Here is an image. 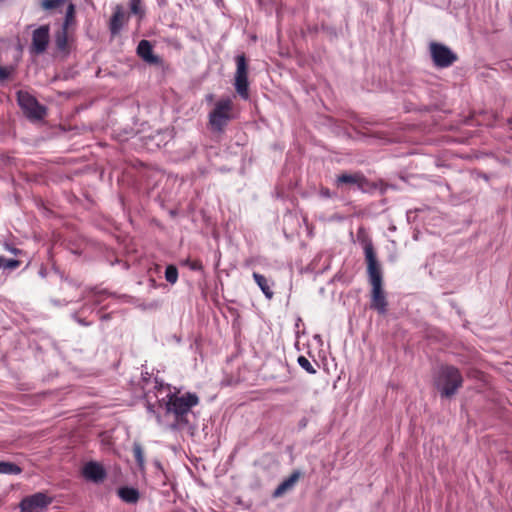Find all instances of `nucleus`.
<instances>
[{
	"label": "nucleus",
	"instance_id": "nucleus-1",
	"mask_svg": "<svg viewBox=\"0 0 512 512\" xmlns=\"http://www.w3.org/2000/svg\"><path fill=\"white\" fill-rule=\"evenodd\" d=\"M200 399L196 393L186 392L184 394L169 393L165 400L166 414H171L174 421L169 425L172 431L192 429L194 425L191 417H194L192 408L197 406Z\"/></svg>",
	"mask_w": 512,
	"mask_h": 512
},
{
	"label": "nucleus",
	"instance_id": "nucleus-2",
	"mask_svg": "<svg viewBox=\"0 0 512 512\" xmlns=\"http://www.w3.org/2000/svg\"><path fill=\"white\" fill-rule=\"evenodd\" d=\"M434 387L441 398H451L463 385L460 370L453 365H441L433 376Z\"/></svg>",
	"mask_w": 512,
	"mask_h": 512
},
{
	"label": "nucleus",
	"instance_id": "nucleus-3",
	"mask_svg": "<svg viewBox=\"0 0 512 512\" xmlns=\"http://www.w3.org/2000/svg\"><path fill=\"white\" fill-rule=\"evenodd\" d=\"M367 275L371 285L370 308L377 311L380 315H385L388 311V301L383 289L381 266L371 265V268H367Z\"/></svg>",
	"mask_w": 512,
	"mask_h": 512
},
{
	"label": "nucleus",
	"instance_id": "nucleus-4",
	"mask_svg": "<svg viewBox=\"0 0 512 512\" xmlns=\"http://www.w3.org/2000/svg\"><path fill=\"white\" fill-rule=\"evenodd\" d=\"M174 130H155V136L169 135L172 139L170 142L171 152L175 161H184L189 159L197 148V143H193L184 133L177 134ZM169 142L165 143L168 145Z\"/></svg>",
	"mask_w": 512,
	"mask_h": 512
},
{
	"label": "nucleus",
	"instance_id": "nucleus-5",
	"mask_svg": "<svg viewBox=\"0 0 512 512\" xmlns=\"http://www.w3.org/2000/svg\"><path fill=\"white\" fill-rule=\"evenodd\" d=\"M334 185L337 189L342 191L357 189L367 193L377 189V184L370 182L361 172H342L335 177Z\"/></svg>",
	"mask_w": 512,
	"mask_h": 512
},
{
	"label": "nucleus",
	"instance_id": "nucleus-6",
	"mask_svg": "<svg viewBox=\"0 0 512 512\" xmlns=\"http://www.w3.org/2000/svg\"><path fill=\"white\" fill-rule=\"evenodd\" d=\"M236 72L234 77V87L237 94L243 99H249L248 82V61L245 54L237 55L235 58Z\"/></svg>",
	"mask_w": 512,
	"mask_h": 512
},
{
	"label": "nucleus",
	"instance_id": "nucleus-7",
	"mask_svg": "<svg viewBox=\"0 0 512 512\" xmlns=\"http://www.w3.org/2000/svg\"><path fill=\"white\" fill-rule=\"evenodd\" d=\"M17 102L25 116L31 120H40L45 116V107L27 91L17 92Z\"/></svg>",
	"mask_w": 512,
	"mask_h": 512
},
{
	"label": "nucleus",
	"instance_id": "nucleus-8",
	"mask_svg": "<svg viewBox=\"0 0 512 512\" xmlns=\"http://www.w3.org/2000/svg\"><path fill=\"white\" fill-rule=\"evenodd\" d=\"M233 117V102L230 98L220 99L209 114L213 128H222Z\"/></svg>",
	"mask_w": 512,
	"mask_h": 512
},
{
	"label": "nucleus",
	"instance_id": "nucleus-9",
	"mask_svg": "<svg viewBox=\"0 0 512 512\" xmlns=\"http://www.w3.org/2000/svg\"><path fill=\"white\" fill-rule=\"evenodd\" d=\"M429 48L431 58L436 67H449L458 59L457 55L449 47L441 43L432 42Z\"/></svg>",
	"mask_w": 512,
	"mask_h": 512
},
{
	"label": "nucleus",
	"instance_id": "nucleus-10",
	"mask_svg": "<svg viewBox=\"0 0 512 512\" xmlns=\"http://www.w3.org/2000/svg\"><path fill=\"white\" fill-rule=\"evenodd\" d=\"M51 502L52 498L46 493L37 492L24 497L19 504V508L21 512H41L47 508Z\"/></svg>",
	"mask_w": 512,
	"mask_h": 512
},
{
	"label": "nucleus",
	"instance_id": "nucleus-11",
	"mask_svg": "<svg viewBox=\"0 0 512 512\" xmlns=\"http://www.w3.org/2000/svg\"><path fill=\"white\" fill-rule=\"evenodd\" d=\"M357 239L359 243L363 246L367 268H371V265L376 267L380 266L377 260V255L373 246V242L371 238L366 234L364 228H359L357 232Z\"/></svg>",
	"mask_w": 512,
	"mask_h": 512
},
{
	"label": "nucleus",
	"instance_id": "nucleus-12",
	"mask_svg": "<svg viewBox=\"0 0 512 512\" xmlns=\"http://www.w3.org/2000/svg\"><path fill=\"white\" fill-rule=\"evenodd\" d=\"M49 43V27L44 25L35 29L32 34V43L30 50L39 55L45 52Z\"/></svg>",
	"mask_w": 512,
	"mask_h": 512
},
{
	"label": "nucleus",
	"instance_id": "nucleus-13",
	"mask_svg": "<svg viewBox=\"0 0 512 512\" xmlns=\"http://www.w3.org/2000/svg\"><path fill=\"white\" fill-rule=\"evenodd\" d=\"M137 54L149 64H160L161 58L153 53V47L148 40H141L137 46Z\"/></svg>",
	"mask_w": 512,
	"mask_h": 512
},
{
	"label": "nucleus",
	"instance_id": "nucleus-14",
	"mask_svg": "<svg viewBox=\"0 0 512 512\" xmlns=\"http://www.w3.org/2000/svg\"><path fill=\"white\" fill-rule=\"evenodd\" d=\"M117 495L126 504H136L140 499L139 490L130 486H122L118 488Z\"/></svg>",
	"mask_w": 512,
	"mask_h": 512
},
{
	"label": "nucleus",
	"instance_id": "nucleus-15",
	"mask_svg": "<svg viewBox=\"0 0 512 512\" xmlns=\"http://www.w3.org/2000/svg\"><path fill=\"white\" fill-rule=\"evenodd\" d=\"M301 476V472L299 470H295L291 473V475L281 482L278 487L273 492V497L277 498L282 496L287 490L291 489L294 484L298 481Z\"/></svg>",
	"mask_w": 512,
	"mask_h": 512
},
{
	"label": "nucleus",
	"instance_id": "nucleus-16",
	"mask_svg": "<svg viewBox=\"0 0 512 512\" xmlns=\"http://www.w3.org/2000/svg\"><path fill=\"white\" fill-rule=\"evenodd\" d=\"M252 276L265 297L271 300L274 296V292L271 289L270 280L258 272H253Z\"/></svg>",
	"mask_w": 512,
	"mask_h": 512
},
{
	"label": "nucleus",
	"instance_id": "nucleus-17",
	"mask_svg": "<svg viewBox=\"0 0 512 512\" xmlns=\"http://www.w3.org/2000/svg\"><path fill=\"white\" fill-rule=\"evenodd\" d=\"M124 21H125V13L118 6L116 8L115 12L113 13V16L110 21V30H111L112 34L115 35L121 30V28L124 24Z\"/></svg>",
	"mask_w": 512,
	"mask_h": 512
},
{
	"label": "nucleus",
	"instance_id": "nucleus-18",
	"mask_svg": "<svg viewBox=\"0 0 512 512\" xmlns=\"http://www.w3.org/2000/svg\"><path fill=\"white\" fill-rule=\"evenodd\" d=\"M348 137L355 140H362L364 142H370L372 139H382L379 131H375L373 134H367L363 130H352V133H348Z\"/></svg>",
	"mask_w": 512,
	"mask_h": 512
},
{
	"label": "nucleus",
	"instance_id": "nucleus-19",
	"mask_svg": "<svg viewBox=\"0 0 512 512\" xmlns=\"http://www.w3.org/2000/svg\"><path fill=\"white\" fill-rule=\"evenodd\" d=\"M133 455L138 468L143 471L145 468L144 451L139 442H134L132 446Z\"/></svg>",
	"mask_w": 512,
	"mask_h": 512
},
{
	"label": "nucleus",
	"instance_id": "nucleus-20",
	"mask_svg": "<svg viewBox=\"0 0 512 512\" xmlns=\"http://www.w3.org/2000/svg\"><path fill=\"white\" fill-rule=\"evenodd\" d=\"M22 472V469L11 462L0 461V474L7 475H18Z\"/></svg>",
	"mask_w": 512,
	"mask_h": 512
},
{
	"label": "nucleus",
	"instance_id": "nucleus-21",
	"mask_svg": "<svg viewBox=\"0 0 512 512\" xmlns=\"http://www.w3.org/2000/svg\"><path fill=\"white\" fill-rule=\"evenodd\" d=\"M82 476L91 482L96 483V461H90L82 469Z\"/></svg>",
	"mask_w": 512,
	"mask_h": 512
},
{
	"label": "nucleus",
	"instance_id": "nucleus-22",
	"mask_svg": "<svg viewBox=\"0 0 512 512\" xmlns=\"http://www.w3.org/2000/svg\"><path fill=\"white\" fill-rule=\"evenodd\" d=\"M165 279L170 284H175L178 280V269L175 265H168L165 270Z\"/></svg>",
	"mask_w": 512,
	"mask_h": 512
},
{
	"label": "nucleus",
	"instance_id": "nucleus-23",
	"mask_svg": "<svg viewBox=\"0 0 512 512\" xmlns=\"http://www.w3.org/2000/svg\"><path fill=\"white\" fill-rule=\"evenodd\" d=\"M20 265V261L16 259H8L4 256H0V269L14 270Z\"/></svg>",
	"mask_w": 512,
	"mask_h": 512
},
{
	"label": "nucleus",
	"instance_id": "nucleus-24",
	"mask_svg": "<svg viewBox=\"0 0 512 512\" xmlns=\"http://www.w3.org/2000/svg\"><path fill=\"white\" fill-rule=\"evenodd\" d=\"M67 41L68 40H67L66 28H63V30L56 35L55 42H56L57 48L60 50H65L67 48Z\"/></svg>",
	"mask_w": 512,
	"mask_h": 512
},
{
	"label": "nucleus",
	"instance_id": "nucleus-25",
	"mask_svg": "<svg viewBox=\"0 0 512 512\" xmlns=\"http://www.w3.org/2000/svg\"><path fill=\"white\" fill-rule=\"evenodd\" d=\"M16 71L15 66H0V82H4L9 79Z\"/></svg>",
	"mask_w": 512,
	"mask_h": 512
},
{
	"label": "nucleus",
	"instance_id": "nucleus-26",
	"mask_svg": "<svg viewBox=\"0 0 512 512\" xmlns=\"http://www.w3.org/2000/svg\"><path fill=\"white\" fill-rule=\"evenodd\" d=\"M299 366L304 369L309 374H315L316 369L310 363V361L305 356H299L297 359Z\"/></svg>",
	"mask_w": 512,
	"mask_h": 512
},
{
	"label": "nucleus",
	"instance_id": "nucleus-27",
	"mask_svg": "<svg viewBox=\"0 0 512 512\" xmlns=\"http://www.w3.org/2000/svg\"><path fill=\"white\" fill-rule=\"evenodd\" d=\"M64 3V0H43L42 7L46 10L58 8Z\"/></svg>",
	"mask_w": 512,
	"mask_h": 512
},
{
	"label": "nucleus",
	"instance_id": "nucleus-28",
	"mask_svg": "<svg viewBox=\"0 0 512 512\" xmlns=\"http://www.w3.org/2000/svg\"><path fill=\"white\" fill-rule=\"evenodd\" d=\"M74 13H75L74 5L70 3L68 5L67 11H66L64 28L67 29V27L73 22Z\"/></svg>",
	"mask_w": 512,
	"mask_h": 512
},
{
	"label": "nucleus",
	"instance_id": "nucleus-29",
	"mask_svg": "<svg viewBox=\"0 0 512 512\" xmlns=\"http://www.w3.org/2000/svg\"><path fill=\"white\" fill-rule=\"evenodd\" d=\"M130 9L133 14L142 15L141 0H130Z\"/></svg>",
	"mask_w": 512,
	"mask_h": 512
},
{
	"label": "nucleus",
	"instance_id": "nucleus-30",
	"mask_svg": "<svg viewBox=\"0 0 512 512\" xmlns=\"http://www.w3.org/2000/svg\"><path fill=\"white\" fill-rule=\"evenodd\" d=\"M85 313V309H83L79 314H76L75 315V319L81 324V325H84V326H88V325H91L94 321V318L93 316L89 317V318H82L81 315H83Z\"/></svg>",
	"mask_w": 512,
	"mask_h": 512
},
{
	"label": "nucleus",
	"instance_id": "nucleus-31",
	"mask_svg": "<svg viewBox=\"0 0 512 512\" xmlns=\"http://www.w3.org/2000/svg\"><path fill=\"white\" fill-rule=\"evenodd\" d=\"M319 195L326 199L335 198L337 196L335 192H332L329 188L323 186L319 189Z\"/></svg>",
	"mask_w": 512,
	"mask_h": 512
},
{
	"label": "nucleus",
	"instance_id": "nucleus-32",
	"mask_svg": "<svg viewBox=\"0 0 512 512\" xmlns=\"http://www.w3.org/2000/svg\"><path fill=\"white\" fill-rule=\"evenodd\" d=\"M210 131V137L216 141L219 142L223 136L224 130H209Z\"/></svg>",
	"mask_w": 512,
	"mask_h": 512
},
{
	"label": "nucleus",
	"instance_id": "nucleus-33",
	"mask_svg": "<svg viewBox=\"0 0 512 512\" xmlns=\"http://www.w3.org/2000/svg\"><path fill=\"white\" fill-rule=\"evenodd\" d=\"M189 267L194 271H201L203 269V264L200 260H194L189 263Z\"/></svg>",
	"mask_w": 512,
	"mask_h": 512
},
{
	"label": "nucleus",
	"instance_id": "nucleus-34",
	"mask_svg": "<svg viewBox=\"0 0 512 512\" xmlns=\"http://www.w3.org/2000/svg\"><path fill=\"white\" fill-rule=\"evenodd\" d=\"M106 477V470L104 466L98 463V483L102 482Z\"/></svg>",
	"mask_w": 512,
	"mask_h": 512
},
{
	"label": "nucleus",
	"instance_id": "nucleus-35",
	"mask_svg": "<svg viewBox=\"0 0 512 512\" xmlns=\"http://www.w3.org/2000/svg\"><path fill=\"white\" fill-rule=\"evenodd\" d=\"M146 408H147V411L153 415H156L157 417V420L158 422L161 421V416L159 414H156V411H155V408H154V405L152 403H150L149 401L147 402L146 404Z\"/></svg>",
	"mask_w": 512,
	"mask_h": 512
},
{
	"label": "nucleus",
	"instance_id": "nucleus-36",
	"mask_svg": "<svg viewBox=\"0 0 512 512\" xmlns=\"http://www.w3.org/2000/svg\"><path fill=\"white\" fill-rule=\"evenodd\" d=\"M275 391L278 392V393L284 394V393H288L289 392V388H287V387H280V388H277Z\"/></svg>",
	"mask_w": 512,
	"mask_h": 512
},
{
	"label": "nucleus",
	"instance_id": "nucleus-37",
	"mask_svg": "<svg viewBox=\"0 0 512 512\" xmlns=\"http://www.w3.org/2000/svg\"><path fill=\"white\" fill-rule=\"evenodd\" d=\"M155 465H156V467H157L161 472H163L162 465H161V463H160L159 461H156V462H155Z\"/></svg>",
	"mask_w": 512,
	"mask_h": 512
},
{
	"label": "nucleus",
	"instance_id": "nucleus-38",
	"mask_svg": "<svg viewBox=\"0 0 512 512\" xmlns=\"http://www.w3.org/2000/svg\"><path fill=\"white\" fill-rule=\"evenodd\" d=\"M204 145H205L206 147H211V148L213 147V144H212V143H205Z\"/></svg>",
	"mask_w": 512,
	"mask_h": 512
},
{
	"label": "nucleus",
	"instance_id": "nucleus-39",
	"mask_svg": "<svg viewBox=\"0 0 512 512\" xmlns=\"http://www.w3.org/2000/svg\"><path fill=\"white\" fill-rule=\"evenodd\" d=\"M10 251L13 252V253H16L17 249H11Z\"/></svg>",
	"mask_w": 512,
	"mask_h": 512
}]
</instances>
